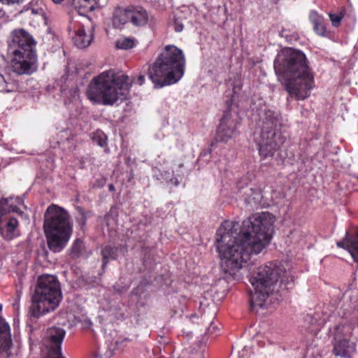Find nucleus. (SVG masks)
<instances>
[{
  "label": "nucleus",
  "mask_w": 358,
  "mask_h": 358,
  "mask_svg": "<svg viewBox=\"0 0 358 358\" xmlns=\"http://www.w3.org/2000/svg\"><path fill=\"white\" fill-rule=\"evenodd\" d=\"M92 139L94 143H96L99 146L104 148L106 152H109V148L107 145V136L101 130H96L93 134Z\"/></svg>",
  "instance_id": "obj_24"
},
{
  "label": "nucleus",
  "mask_w": 358,
  "mask_h": 358,
  "mask_svg": "<svg viewBox=\"0 0 358 358\" xmlns=\"http://www.w3.org/2000/svg\"><path fill=\"white\" fill-rule=\"evenodd\" d=\"M175 31L180 32L183 29V24L180 22H175L173 24Z\"/></svg>",
  "instance_id": "obj_33"
},
{
  "label": "nucleus",
  "mask_w": 358,
  "mask_h": 358,
  "mask_svg": "<svg viewBox=\"0 0 358 358\" xmlns=\"http://www.w3.org/2000/svg\"><path fill=\"white\" fill-rule=\"evenodd\" d=\"M55 3H61L63 0H52Z\"/></svg>",
  "instance_id": "obj_41"
},
{
  "label": "nucleus",
  "mask_w": 358,
  "mask_h": 358,
  "mask_svg": "<svg viewBox=\"0 0 358 358\" xmlns=\"http://www.w3.org/2000/svg\"><path fill=\"white\" fill-rule=\"evenodd\" d=\"M166 180L170 181L171 183L173 184L175 186H178L179 185V181L177 178H170L169 173H166L164 176H162Z\"/></svg>",
  "instance_id": "obj_30"
},
{
  "label": "nucleus",
  "mask_w": 358,
  "mask_h": 358,
  "mask_svg": "<svg viewBox=\"0 0 358 358\" xmlns=\"http://www.w3.org/2000/svg\"><path fill=\"white\" fill-rule=\"evenodd\" d=\"M245 185H247L246 179H242L237 184L236 187L238 189V191H241V189H243Z\"/></svg>",
  "instance_id": "obj_36"
},
{
  "label": "nucleus",
  "mask_w": 358,
  "mask_h": 358,
  "mask_svg": "<svg viewBox=\"0 0 358 358\" xmlns=\"http://www.w3.org/2000/svg\"><path fill=\"white\" fill-rule=\"evenodd\" d=\"M330 20L334 27H337L341 23L342 18L343 17V15L342 13L335 14V13H329V14Z\"/></svg>",
  "instance_id": "obj_28"
},
{
  "label": "nucleus",
  "mask_w": 358,
  "mask_h": 358,
  "mask_svg": "<svg viewBox=\"0 0 358 358\" xmlns=\"http://www.w3.org/2000/svg\"><path fill=\"white\" fill-rule=\"evenodd\" d=\"M333 336V352L343 358H352L356 351V345L350 341L352 328L350 324H338L330 329Z\"/></svg>",
  "instance_id": "obj_10"
},
{
  "label": "nucleus",
  "mask_w": 358,
  "mask_h": 358,
  "mask_svg": "<svg viewBox=\"0 0 358 358\" xmlns=\"http://www.w3.org/2000/svg\"><path fill=\"white\" fill-rule=\"evenodd\" d=\"M23 0H0V2L6 5L19 4Z\"/></svg>",
  "instance_id": "obj_31"
},
{
  "label": "nucleus",
  "mask_w": 358,
  "mask_h": 358,
  "mask_svg": "<svg viewBox=\"0 0 358 358\" xmlns=\"http://www.w3.org/2000/svg\"><path fill=\"white\" fill-rule=\"evenodd\" d=\"M262 198V196L260 193H256L255 196L252 197V199L255 200V203H257L260 201V199Z\"/></svg>",
  "instance_id": "obj_38"
},
{
  "label": "nucleus",
  "mask_w": 358,
  "mask_h": 358,
  "mask_svg": "<svg viewBox=\"0 0 358 358\" xmlns=\"http://www.w3.org/2000/svg\"><path fill=\"white\" fill-rule=\"evenodd\" d=\"M328 317L329 315H327L321 317L319 313H315L313 315H308L306 320L310 323L311 326L314 327L313 331H317L319 330L320 327L327 322Z\"/></svg>",
  "instance_id": "obj_21"
},
{
  "label": "nucleus",
  "mask_w": 358,
  "mask_h": 358,
  "mask_svg": "<svg viewBox=\"0 0 358 358\" xmlns=\"http://www.w3.org/2000/svg\"><path fill=\"white\" fill-rule=\"evenodd\" d=\"M10 67L18 75H30L37 69L36 53H8Z\"/></svg>",
  "instance_id": "obj_12"
},
{
  "label": "nucleus",
  "mask_w": 358,
  "mask_h": 358,
  "mask_svg": "<svg viewBox=\"0 0 358 358\" xmlns=\"http://www.w3.org/2000/svg\"><path fill=\"white\" fill-rule=\"evenodd\" d=\"M69 31L72 32V40L78 48L88 47L93 40L92 28H89L87 31L83 25L76 27L74 24H71Z\"/></svg>",
  "instance_id": "obj_16"
},
{
  "label": "nucleus",
  "mask_w": 358,
  "mask_h": 358,
  "mask_svg": "<svg viewBox=\"0 0 358 358\" xmlns=\"http://www.w3.org/2000/svg\"><path fill=\"white\" fill-rule=\"evenodd\" d=\"M152 17L141 6H129V22L137 27L146 26L151 22Z\"/></svg>",
  "instance_id": "obj_17"
},
{
  "label": "nucleus",
  "mask_w": 358,
  "mask_h": 358,
  "mask_svg": "<svg viewBox=\"0 0 358 358\" xmlns=\"http://www.w3.org/2000/svg\"><path fill=\"white\" fill-rule=\"evenodd\" d=\"M237 122L231 118V115L226 112L221 119L217 130L216 139L220 142H227L235 137L237 134Z\"/></svg>",
  "instance_id": "obj_14"
},
{
  "label": "nucleus",
  "mask_w": 358,
  "mask_h": 358,
  "mask_svg": "<svg viewBox=\"0 0 358 358\" xmlns=\"http://www.w3.org/2000/svg\"><path fill=\"white\" fill-rule=\"evenodd\" d=\"M31 12H32V13H38V10H36V9H34V8L31 9Z\"/></svg>",
  "instance_id": "obj_42"
},
{
  "label": "nucleus",
  "mask_w": 358,
  "mask_h": 358,
  "mask_svg": "<svg viewBox=\"0 0 358 358\" xmlns=\"http://www.w3.org/2000/svg\"><path fill=\"white\" fill-rule=\"evenodd\" d=\"M84 244L82 240L76 239L72 245V253L74 255H78L83 249Z\"/></svg>",
  "instance_id": "obj_27"
},
{
  "label": "nucleus",
  "mask_w": 358,
  "mask_h": 358,
  "mask_svg": "<svg viewBox=\"0 0 358 358\" xmlns=\"http://www.w3.org/2000/svg\"><path fill=\"white\" fill-rule=\"evenodd\" d=\"M73 6L75 11L84 17L99 6L98 3L92 0H73Z\"/></svg>",
  "instance_id": "obj_20"
},
{
  "label": "nucleus",
  "mask_w": 358,
  "mask_h": 358,
  "mask_svg": "<svg viewBox=\"0 0 358 358\" xmlns=\"http://www.w3.org/2000/svg\"><path fill=\"white\" fill-rule=\"evenodd\" d=\"M90 213H82L80 214V222L83 226L85 225L86 220Z\"/></svg>",
  "instance_id": "obj_35"
},
{
  "label": "nucleus",
  "mask_w": 358,
  "mask_h": 358,
  "mask_svg": "<svg viewBox=\"0 0 358 358\" xmlns=\"http://www.w3.org/2000/svg\"><path fill=\"white\" fill-rule=\"evenodd\" d=\"M2 306L0 304V312ZM12 340L10 333V327L7 322L0 316V357L16 358L11 352Z\"/></svg>",
  "instance_id": "obj_15"
},
{
  "label": "nucleus",
  "mask_w": 358,
  "mask_h": 358,
  "mask_svg": "<svg viewBox=\"0 0 358 358\" xmlns=\"http://www.w3.org/2000/svg\"><path fill=\"white\" fill-rule=\"evenodd\" d=\"M275 219L268 212L255 213L242 222L225 221L217 231L215 247L222 270L233 279L242 278L241 270L252 255L260 254L270 243Z\"/></svg>",
  "instance_id": "obj_1"
},
{
  "label": "nucleus",
  "mask_w": 358,
  "mask_h": 358,
  "mask_svg": "<svg viewBox=\"0 0 358 358\" xmlns=\"http://www.w3.org/2000/svg\"><path fill=\"white\" fill-rule=\"evenodd\" d=\"M36 41L24 29L11 31L8 41V53H36Z\"/></svg>",
  "instance_id": "obj_11"
},
{
  "label": "nucleus",
  "mask_w": 358,
  "mask_h": 358,
  "mask_svg": "<svg viewBox=\"0 0 358 358\" xmlns=\"http://www.w3.org/2000/svg\"><path fill=\"white\" fill-rule=\"evenodd\" d=\"M309 19L313 24L314 31L320 36L329 37V33L327 31L325 20L322 15H320L315 10H311L309 15Z\"/></svg>",
  "instance_id": "obj_18"
},
{
  "label": "nucleus",
  "mask_w": 358,
  "mask_h": 358,
  "mask_svg": "<svg viewBox=\"0 0 358 358\" xmlns=\"http://www.w3.org/2000/svg\"><path fill=\"white\" fill-rule=\"evenodd\" d=\"M109 189H110V190H113V189H114L113 185H110V186H109Z\"/></svg>",
  "instance_id": "obj_43"
},
{
  "label": "nucleus",
  "mask_w": 358,
  "mask_h": 358,
  "mask_svg": "<svg viewBox=\"0 0 358 358\" xmlns=\"http://www.w3.org/2000/svg\"><path fill=\"white\" fill-rule=\"evenodd\" d=\"M251 350L248 346H245L241 351L238 352V355L240 358H247L249 354L250 353Z\"/></svg>",
  "instance_id": "obj_29"
},
{
  "label": "nucleus",
  "mask_w": 358,
  "mask_h": 358,
  "mask_svg": "<svg viewBox=\"0 0 358 358\" xmlns=\"http://www.w3.org/2000/svg\"><path fill=\"white\" fill-rule=\"evenodd\" d=\"M137 41L134 37L122 36L116 41V47L121 50H129L135 47Z\"/></svg>",
  "instance_id": "obj_22"
},
{
  "label": "nucleus",
  "mask_w": 358,
  "mask_h": 358,
  "mask_svg": "<svg viewBox=\"0 0 358 358\" xmlns=\"http://www.w3.org/2000/svg\"><path fill=\"white\" fill-rule=\"evenodd\" d=\"M273 66L291 96L304 100L310 96L315 86L314 76L303 52L291 48H283L278 53Z\"/></svg>",
  "instance_id": "obj_2"
},
{
  "label": "nucleus",
  "mask_w": 358,
  "mask_h": 358,
  "mask_svg": "<svg viewBox=\"0 0 358 358\" xmlns=\"http://www.w3.org/2000/svg\"><path fill=\"white\" fill-rule=\"evenodd\" d=\"M127 22H129V6L125 8H116L112 16L113 26L116 29H121Z\"/></svg>",
  "instance_id": "obj_19"
},
{
  "label": "nucleus",
  "mask_w": 358,
  "mask_h": 358,
  "mask_svg": "<svg viewBox=\"0 0 358 358\" xmlns=\"http://www.w3.org/2000/svg\"><path fill=\"white\" fill-rule=\"evenodd\" d=\"M249 280L254 288L250 298V307L257 312L274 303L278 300V288L282 285L286 288L292 278L282 262H273L259 267Z\"/></svg>",
  "instance_id": "obj_3"
},
{
  "label": "nucleus",
  "mask_w": 358,
  "mask_h": 358,
  "mask_svg": "<svg viewBox=\"0 0 358 358\" xmlns=\"http://www.w3.org/2000/svg\"><path fill=\"white\" fill-rule=\"evenodd\" d=\"M185 57L182 50L173 45H166L150 66L148 77L155 88L177 83L183 76Z\"/></svg>",
  "instance_id": "obj_5"
},
{
  "label": "nucleus",
  "mask_w": 358,
  "mask_h": 358,
  "mask_svg": "<svg viewBox=\"0 0 358 358\" xmlns=\"http://www.w3.org/2000/svg\"><path fill=\"white\" fill-rule=\"evenodd\" d=\"M62 299L60 284L54 275H45L38 278V285L31 298L30 312L39 317L54 311Z\"/></svg>",
  "instance_id": "obj_8"
},
{
  "label": "nucleus",
  "mask_w": 358,
  "mask_h": 358,
  "mask_svg": "<svg viewBox=\"0 0 358 358\" xmlns=\"http://www.w3.org/2000/svg\"><path fill=\"white\" fill-rule=\"evenodd\" d=\"M43 230L48 248L53 252H61L73 233L69 213L64 208L51 204L44 214Z\"/></svg>",
  "instance_id": "obj_7"
},
{
  "label": "nucleus",
  "mask_w": 358,
  "mask_h": 358,
  "mask_svg": "<svg viewBox=\"0 0 358 358\" xmlns=\"http://www.w3.org/2000/svg\"><path fill=\"white\" fill-rule=\"evenodd\" d=\"M22 203L23 201L19 196L0 200V236L6 241H11L20 236L19 222L10 213L22 214L19 206Z\"/></svg>",
  "instance_id": "obj_9"
},
{
  "label": "nucleus",
  "mask_w": 358,
  "mask_h": 358,
  "mask_svg": "<svg viewBox=\"0 0 358 358\" xmlns=\"http://www.w3.org/2000/svg\"><path fill=\"white\" fill-rule=\"evenodd\" d=\"M215 328H216L215 326H214L213 324H211L210 327L208 328V331L210 333H213V329Z\"/></svg>",
  "instance_id": "obj_39"
},
{
  "label": "nucleus",
  "mask_w": 358,
  "mask_h": 358,
  "mask_svg": "<svg viewBox=\"0 0 358 358\" xmlns=\"http://www.w3.org/2000/svg\"><path fill=\"white\" fill-rule=\"evenodd\" d=\"M145 82V77L144 76H140L138 77L137 80H136V83L137 84H138L139 85H141L144 83Z\"/></svg>",
  "instance_id": "obj_37"
},
{
  "label": "nucleus",
  "mask_w": 358,
  "mask_h": 358,
  "mask_svg": "<svg viewBox=\"0 0 358 358\" xmlns=\"http://www.w3.org/2000/svg\"><path fill=\"white\" fill-rule=\"evenodd\" d=\"M258 115L257 125L261 129L259 137L256 140L259 154L262 159H273L286 139L278 129L282 124L280 113L264 106Z\"/></svg>",
  "instance_id": "obj_6"
},
{
  "label": "nucleus",
  "mask_w": 358,
  "mask_h": 358,
  "mask_svg": "<svg viewBox=\"0 0 358 358\" xmlns=\"http://www.w3.org/2000/svg\"><path fill=\"white\" fill-rule=\"evenodd\" d=\"M127 288H128V285L127 284H125L124 286H122L121 287L119 286L118 283H116L114 285L115 291L118 292V293H120V294L122 293L123 291L126 290Z\"/></svg>",
  "instance_id": "obj_32"
},
{
  "label": "nucleus",
  "mask_w": 358,
  "mask_h": 358,
  "mask_svg": "<svg viewBox=\"0 0 358 358\" xmlns=\"http://www.w3.org/2000/svg\"><path fill=\"white\" fill-rule=\"evenodd\" d=\"M119 248H113L110 245L105 246L101 250V255L103 257V267H105L107 262L110 259H115L117 257Z\"/></svg>",
  "instance_id": "obj_23"
},
{
  "label": "nucleus",
  "mask_w": 358,
  "mask_h": 358,
  "mask_svg": "<svg viewBox=\"0 0 358 358\" xmlns=\"http://www.w3.org/2000/svg\"><path fill=\"white\" fill-rule=\"evenodd\" d=\"M131 83L127 76L117 75L113 70L106 71L92 79L86 96L94 104L112 106L126 99Z\"/></svg>",
  "instance_id": "obj_4"
},
{
  "label": "nucleus",
  "mask_w": 358,
  "mask_h": 358,
  "mask_svg": "<svg viewBox=\"0 0 358 358\" xmlns=\"http://www.w3.org/2000/svg\"><path fill=\"white\" fill-rule=\"evenodd\" d=\"M65 334V331L59 327L47 329L43 338V344L48 350L45 358H64L61 352V345Z\"/></svg>",
  "instance_id": "obj_13"
},
{
  "label": "nucleus",
  "mask_w": 358,
  "mask_h": 358,
  "mask_svg": "<svg viewBox=\"0 0 358 358\" xmlns=\"http://www.w3.org/2000/svg\"><path fill=\"white\" fill-rule=\"evenodd\" d=\"M70 94H71V96L72 97V99L73 100H77L78 99V97H79V92H78V88H75L73 90H71L70 91Z\"/></svg>",
  "instance_id": "obj_34"
},
{
  "label": "nucleus",
  "mask_w": 358,
  "mask_h": 358,
  "mask_svg": "<svg viewBox=\"0 0 358 358\" xmlns=\"http://www.w3.org/2000/svg\"><path fill=\"white\" fill-rule=\"evenodd\" d=\"M280 36L285 38L288 42L296 41L299 38L298 34L295 31L289 33L287 29H285L280 31Z\"/></svg>",
  "instance_id": "obj_26"
},
{
  "label": "nucleus",
  "mask_w": 358,
  "mask_h": 358,
  "mask_svg": "<svg viewBox=\"0 0 358 358\" xmlns=\"http://www.w3.org/2000/svg\"><path fill=\"white\" fill-rule=\"evenodd\" d=\"M278 156L280 157V159H275L277 163H280L282 162V156L280 154H278Z\"/></svg>",
  "instance_id": "obj_40"
},
{
  "label": "nucleus",
  "mask_w": 358,
  "mask_h": 358,
  "mask_svg": "<svg viewBox=\"0 0 358 358\" xmlns=\"http://www.w3.org/2000/svg\"><path fill=\"white\" fill-rule=\"evenodd\" d=\"M16 89V84L14 82H9L0 73V92H10Z\"/></svg>",
  "instance_id": "obj_25"
}]
</instances>
